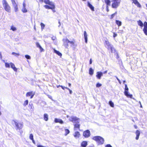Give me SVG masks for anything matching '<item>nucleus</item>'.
I'll list each match as a JSON object with an SVG mask.
<instances>
[{"label":"nucleus","mask_w":147,"mask_h":147,"mask_svg":"<svg viewBox=\"0 0 147 147\" xmlns=\"http://www.w3.org/2000/svg\"><path fill=\"white\" fill-rule=\"evenodd\" d=\"M69 120L73 123H76L74 125V129L75 130H77L79 129L80 125L79 124V119L76 117L71 116L69 118Z\"/></svg>","instance_id":"f257e3e1"},{"label":"nucleus","mask_w":147,"mask_h":147,"mask_svg":"<svg viewBox=\"0 0 147 147\" xmlns=\"http://www.w3.org/2000/svg\"><path fill=\"white\" fill-rule=\"evenodd\" d=\"M12 123L15 125L16 129V130H20L22 129L23 126V123L17 120H13Z\"/></svg>","instance_id":"f03ea898"},{"label":"nucleus","mask_w":147,"mask_h":147,"mask_svg":"<svg viewBox=\"0 0 147 147\" xmlns=\"http://www.w3.org/2000/svg\"><path fill=\"white\" fill-rule=\"evenodd\" d=\"M105 47L108 49H110L112 53H114L115 50L113 45L108 40H105L104 43Z\"/></svg>","instance_id":"7ed1b4c3"},{"label":"nucleus","mask_w":147,"mask_h":147,"mask_svg":"<svg viewBox=\"0 0 147 147\" xmlns=\"http://www.w3.org/2000/svg\"><path fill=\"white\" fill-rule=\"evenodd\" d=\"M92 139L96 141L98 145L102 144L104 142L103 138L100 136H95Z\"/></svg>","instance_id":"20e7f679"},{"label":"nucleus","mask_w":147,"mask_h":147,"mask_svg":"<svg viewBox=\"0 0 147 147\" xmlns=\"http://www.w3.org/2000/svg\"><path fill=\"white\" fill-rule=\"evenodd\" d=\"M2 3L5 10L7 12H10L11 7L6 0H3Z\"/></svg>","instance_id":"39448f33"},{"label":"nucleus","mask_w":147,"mask_h":147,"mask_svg":"<svg viewBox=\"0 0 147 147\" xmlns=\"http://www.w3.org/2000/svg\"><path fill=\"white\" fill-rule=\"evenodd\" d=\"M121 0H113L111 1L112 3L111 6L113 8H117L119 5Z\"/></svg>","instance_id":"423d86ee"},{"label":"nucleus","mask_w":147,"mask_h":147,"mask_svg":"<svg viewBox=\"0 0 147 147\" xmlns=\"http://www.w3.org/2000/svg\"><path fill=\"white\" fill-rule=\"evenodd\" d=\"M128 88L126 84H125V91L124 92V94L127 97H129L131 98H132V95L129 93L128 92Z\"/></svg>","instance_id":"0eeeda50"},{"label":"nucleus","mask_w":147,"mask_h":147,"mask_svg":"<svg viewBox=\"0 0 147 147\" xmlns=\"http://www.w3.org/2000/svg\"><path fill=\"white\" fill-rule=\"evenodd\" d=\"M63 45L65 47L67 48L68 46V44L69 43V40L67 38H63Z\"/></svg>","instance_id":"6e6552de"},{"label":"nucleus","mask_w":147,"mask_h":147,"mask_svg":"<svg viewBox=\"0 0 147 147\" xmlns=\"http://www.w3.org/2000/svg\"><path fill=\"white\" fill-rule=\"evenodd\" d=\"M144 27L143 29V31L144 34L147 36V22H145L144 24Z\"/></svg>","instance_id":"1a4fd4ad"},{"label":"nucleus","mask_w":147,"mask_h":147,"mask_svg":"<svg viewBox=\"0 0 147 147\" xmlns=\"http://www.w3.org/2000/svg\"><path fill=\"white\" fill-rule=\"evenodd\" d=\"M90 131L89 130H87L83 133V136L85 138H88L90 136Z\"/></svg>","instance_id":"9d476101"},{"label":"nucleus","mask_w":147,"mask_h":147,"mask_svg":"<svg viewBox=\"0 0 147 147\" xmlns=\"http://www.w3.org/2000/svg\"><path fill=\"white\" fill-rule=\"evenodd\" d=\"M51 6V7H50L48 5H45L44 6V7L46 9H53L55 8V6L54 4V3H53V5H49Z\"/></svg>","instance_id":"9b49d317"},{"label":"nucleus","mask_w":147,"mask_h":147,"mask_svg":"<svg viewBox=\"0 0 147 147\" xmlns=\"http://www.w3.org/2000/svg\"><path fill=\"white\" fill-rule=\"evenodd\" d=\"M34 95V93L33 92H28L26 94V96L27 97L30 96V98H32Z\"/></svg>","instance_id":"f8f14e48"},{"label":"nucleus","mask_w":147,"mask_h":147,"mask_svg":"<svg viewBox=\"0 0 147 147\" xmlns=\"http://www.w3.org/2000/svg\"><path fill=\"white\" fill-rule=\"evenodd\" d=\"M96 77L99 79L101 78V77L103 76V73L101 72H97L96 73Z\"/></svg>","instance_id":"ddd939ff"},{"label":"nucleus","mask_w":147,"mask_h":147,"mask_svg":"<svg viewBox=\"0 0 147 147\" xmlns=\"http://www.w3.org/2000/svg\"><path fill=\"white\" fill-rule=\"evenodd\" d=\"M135 134L136 135V140H138L139 139V137L140 134V131L138 130H137L136 131Z\"/></svg>","instance_id":"4468645a"},{"label":"nucleus","mask_w":147,"mask_h":147,"mask_svg":"<svg viewBox=\"0 0 147 147\" xmlns=\"http://www.w3.org/2000/svg\"><path fill=\"white\" fill-rule=\"evenodd\" d=\"M55 123H59L61 124L63 123V121L61 119L57 118L55 119Z\"/></svg>","instance_id":"2eb2a0df"},{"label":"nucleus","mask_w":147,"mask_h":147,"mask_svg":"<svg viewBox=\"0 0 147 147\" xmlns=\"http://www.w3.org/2000/svg\"><path fill=\"white\" fill-rule=\"evenodd\" d=\"M11 67L13 69V70L16 71H17V69L16 67L14 64L12 63H10Z\"/></svg>","instance_id":"dca6fc26"},{"label":"nucleus","mask_w":147,"mask_h":147,"mask_svg":"<svg viewBox=\"0 0 147 147\" xmlns=\"http://www.w3.org/2000/svg\"><path fill=\"white\" fill-rule=\"evenodd\" d=\"M88 6L92 11H94V7L89 2H88Z\"/></svg>","instance_id":"f3484780"},{"label":"nucleus","mask_w":147,"mask_h":147,"mask_svg":"<svg viewBox=\"0 0 147 147\" xmlns=\"http://www.w3.org/2000/svg\"><path fill=\"white\" fill-rule=\"evenodd\" d=\"M44 2L46 4L48 5H53V2L50 1L49 0H44Z\"/></svg>","instance_id":"a211bd4d"},{"label":"nucleus","mask_w":147,"mask_h":147,"mask_svg":"<svg viewBox=\"0 0 147 147\" xmlns=\"http://www.w3.org/2000/svg\"><path fill=\"white\" fill-rule=\"evenodd\" d=\"M87 145V143L86 141H83L81 144V146L82 147H86Z\"/></svg>","instance_id":"6ab92c4d"},{"label":"nucleus","mask_w":147,"mask_h":147,"mask_svg":"<svg viewBox=\"0 0 147 147\" xmlns=\"http://www.w3.org/2000/svg\"><path fill=\"white\" fill-rule=\"evenodd\" d=\"M80 136V133L78 131H76L74 135V136L76 138H79Z\"/></svg>","instance_id":"aec40b11"},{"label":"nucleus","mask_w":147,"mask_h":147,"mask_svg":"<svg viewBox=\"0 0 147 147\" xmlns=\"http://www.w3.org/2000/svg\"><path fill=\"white\" fill-rule=\"evenodd\" d=\"M84 37L85 40V42L86 43H87V35L86 32L85 31L84 33Z\"/></svg>","instance_id":"412c9836"},{"label":"nucleus","mask_w":147,"mask_h":147,"mask_svg":"<svg viewBox=\"0 0 147 147\" xmlns=\"http://www.w3.org/2000/svg\"><path fill=\"white\" fill-rule=\"evenodd\" d=\"M115 23L118 26H120L122 25L121 22L118 20H116L115 21Z\"/></svg>","instance_id":"4be33fe9"},{"label":"nucleus","mask_w":147,"mask_h":147,"mask_svg":"<svg viewBox=\"0 0 147 147\" xmlns=\"http://www.w3.org/2000/svg\"><path fill=\"white\" fill-rule=\"evenodd\" d=\"M138 25L141 27H143L144 26V24L140 20L138 21Z\"/></svg>","instance_id":"5701e85b"},{"label":"nucleus","mask_w":147,"mask_h":147,"mask_svg":"<svg viewBox=\"0 0 147 147\" xmlns=\"http://www.w3.org/2000/svg\"><path fill=\"white\" fill-rule=\"evenodd\" d=\"M54 52L55 53H56L57 55H58L59 56L61 57L62 55L59 52V51L54 49Z\"/></svg>","instance_id":"b1692460"},{"label":"nucleus","mask_w":147,"mask_h":147,"mask_svg":"<svg viewBox=\"0 0 147 147\" xmlns=\"http://www.w3.org/2000/svg\"><path fill=\"white\" fill-rule=\"evenodd\" d=\"M89 73L91 75H92L94 73V70L91 68H90L89 69Z\"/></svg>","instance_id":"393cba45"},{"label":"nucleus","mask_w":147,"mask_h":147,"mask_svg":"<svg viewBox=\"0 0 147 147\" xmlns=\"http://www.w3.org/2000/svg\"><path fill=\"white\" fill-rule=\"evenodd\" d=\"M105 2L107 4V5H111V1L110 0H104Z\"/></svg>","instance_id":"a878e982"},{"label":"nucleus","mask_w":147,"mask_h":147,"mask_svg":"<svg viewBox=\"0 0 147 147\" xmlns=\"http://www.w3.org/2000/svg\"><path fill=\"white\" fill-rule=\"evenodd\" d=\"M48 115L47 114H45L44 115V119L45 121H47L48 120Z\"/></svg>","instance_id":"bb28decb"},{"label":"nucleus","mask_w":147,"mask_h":147,"mask_svg":"<svg viewBox=\"0 0 147 147\" xmlns=\"http://www.w3.org/2000/svg\"><path fill=\"white\" fill-rule=\"evenodd\" d=\"M13 6L14 7V10L15 12H17L18 11V7L17 5H13Z\"/></svg>","instance_id":"cd10ccee"},{"label":"nucleus","mask_w":147,"mask_h":147,"mask_svg":"<svg viewBox=\"0 0 147 147\" xmlns=\"http://www.w3.org/2000/svg\"><path fill=\"white\" fill-rule=\"evenodd\" d=\"M65 136H67L69 133V131L67 129H65Z\"/></svg>","instance_id":"c85d7f7f"},{"label":"nucleus","mask_w":147,"mask_h":147,"mask_svg":"<svg viewBox=\"0 0 147 147\" xmlns=\"http://www.w3.org/2000/svg\"><path fill=\"white\" fill-rule=\"evenodd\" d=\"M109 103L110 106L113 107H114V104L111 101H109Z\"/></svg>","instance_id":"c756f323"},{"label":"nucleus","mask_w":147,"mask_h":147,"mask_svg":"<svg viewBox=\"0 0 147 147\" xmlns=\"http://www.w3.org/2000/svg\"><path fill=\"white\" fill-rule=\"evenodd\" d=\"M22 10L23 13H26L27 11V10L26 9V7H23Z\"/></svg>","instance_id":"7c9ffc66"},{"label":"nucleus","mask_w":147,"mask_h":147,"mask_svg":"<svg viewBox=\"0 0 147 147\" xmlns=\"http://www.w3.org/2000/svg\"><path fill=\"white\" fill-rule=\"evenodd\" d=\"M40 25L41 28V29L42 30L44 28L45 25L43 23H41L40 24Z\"/></svg>","instance_id":"2f4dec72"},{"label":"nucleus","mask_w":147,"mask_h":147,"mask_svg":"<svg viewBox=\"0 0 147 147\" xmlns=\"http://www.w3.org/2000/svg\"><path fill=\"white\" fill-rule=\"evenodd\" d=\"M5 63V66L7 68H9L10 67V63L9 64L7 63Z\"/></svg>","instance_id":"473e14b6"},{"label":"nucleus","mask_w":147,"mask_h":147,"mask_svg":"<svg viewBox=\"0 0 147 147\" xmlns=\"http://www.w3.org/2000/svg\"><path fill=\"white\" fill-rule=\"evenodd\" d=\"M74 43H75L73 41H69V44H71V47H73L74 45Z\"/></svg>","instance_id":"72a5a7b5"},{"label":"nucleus","mask_w":147,"mask_h":147,"mask_svg":"<svg viewBox=\"0 0 147 147\" xmlns=\"http://www.w3.org/2000/svg\"><path fill=\"white\" fill-rule=\"evenodd\" d=\"M11 30H12L13 31H15L16 30V29L15 27L11 26Z\"/></svg>","instance_id":"f704fd0d"},{"label":"nucleus","mask_w":147,"mask_h":147,"mask_svg":"<svg viewBox=\"0 0 147 147\" xmlns=\"http://www.w3.org/2000/svg\"><path fill=\"white\" fill-rule=\"evenodd\" d=\"M117 14V12H116L112 14L111 15V17L110 18L111 19L113 18Z\"/></svg>","instance_id":"c9c22d12"},{"label":"nucleus","mask_w":147,"mask_h":147,"mask_svg":"<svg viewBox=\"0 0 147 147\" xmlns=\"http://www.w3.org/2000/svg\"><path fill=\"white\" fill-rule=\"evenodd\" d=\"M28 100H25L24 103V106H26L27 105H28Z\"/></svg>","instance_id":"e433bc0d"},{"label":"nucleus","mask_w":147,"mask_h":147,"mask_svg":"<svg viewBox=\"0 0 147 147\" xmlns=\"http://www.w3.org/2000/svg\"><path fill=\"white\" fill-rule=\"evenodd\" d=\"M102 86V84L99 83H97L96 86L97 88H99L100 87Z\"/></svg>","instance_id":"4c0bfd02"},{"label":"nucleus","mask_w":147,"mask_h":147,"mask_svg":"<svg viewBox=\"0 0 147 147\" xmlns=\"http://www.w3.org/2000/svg\"><path fill=\"white\" fill-rule=\"evenodd\" d=\"M30 139L31 140H33V136L32 134H30L29 136Z\"/></svg>","instance_id":"58836bf2"},{"label":"nucleus","mask_w":147,"mask_h":147,"mask_svg":"<svg viewBox=\"0 0 147 147\" xmlns=\"http://www.w3.org/2000/svg\"><path fill=\"white\" fill-rule=\"evenodd\" d=\"M25 57L27 59H30L31 58L30 57L29 55H25Z\"/></svg>","instance_id":"ea45409f"},{"label":"nucleus","mask_w":147,"mask_h":147,"mask_svg":"<svg viewBox=\"0 0 147 147\" xmlns=\"http://www.w3.org/2000/svg\"><path fill=\"white\" fill-rule=\"evenodd\" d=\"M135 5H136L138 7L141 8V5L140 4V3H139V2L137 3V4H136Z\"/></svg>","instance_id":"a19ab883"},{"label":"nucleus","mask_w":147,"mask_h":147,"mask_svg":"<svg viewBox=\"0 0 147 147\" xmlns=\"http://www.w3.org/2000/svg\"><path fill=\"white\" fill-rule=\"evenodd\" d=\"M13 5H17L14 0H11Z\"/></svg>","instance_id":"79ce46f5"},{"label":"nucleus","mask_w":147,"mask_h":147,"mask_svg":"<svg viewBox=\"0 0 147 147\" xmlns=\"http://www.w3.org/2000/svg\"><path fill=\"white\" fill-rule=\"evenodd\" d=\"M12 54L13 55H15V56H16L17 55H20L19 53H16L14 52H12Z\"/></svg>","instance_id":"37998d69"},{"label":"nucleus","mask_w":147,"mask_h":147,"mask_svg":"<svg viewBox=\"0 0 147 147\" xmlns=\"http://www.w3.org/2000/svg\"><path fill=\"white\" fill-rule=\"evenodd\" d=\"M36 45L37 47L39 48L41 47V46L40 45L39 43L38 42H36Z\"/></svg>","instance_id":"c03bdc74"},{"label":"nucleus","mask_w":147,"mask_h":147,"mask_svg":"<svg viewBox=\"0 0 147 147\" xmlns=\"http://www.w3.org/2000/svg\"><path fill=\"white\" fill-rule=\"evenodd\" d=\"M65 88L69 90L70 94H71L72 93V91L70 89L68 88L67 87H65Z\"/></svg>","instance_id":"a18cd8bd"},{"label":"nucleus","mask_w":147,"mask_h":147,"mask_svg":"<svg viewBox=\"0 0 147 147\" xmlns=\"http://www.w3.org/2000/svg\"><path fill=\"white\" fill-rule=\"evenodd\" d=\"M39 48L40 49V52H42V51H44V49H43L42 47L41 46Z\"/></svg>","instance_id":"49530a36"},{"label":"nucleus","mask_w":147,"mask_h":147,"mask_svg":"<svg viewBox=\"0 0 147 147\" xmlns=\"http://www.w3.org/2000/svg\"><path fill=\"white\" fill-rule=\"evenodd\" d=\"M105 147H112L110 144H108L105 146Z\"/></svg>","instance_id":"de8ad7c7"},{"label":"nucleus","mask_w":147,"mask_h":147,"mask_svg":"<svg viewBox=\"0 0 147 147\" xmlns=\"http://www.w3.org/2000/svg\"><path fill=\"white\" fill-rule=\"evenodd\" d=\"M51 39L53 40H55L56 39V37L55 36H53L51 38Z\"/></svg>","instance_id":"09e8293b"},{"label":"nucleus","mask_w":147,"mask_h":147,"mask_svg":"<svg viewBox=\"0 0 147 147\" xmlns=\"http://www.w3.org/2000/svg\"><path fill=\"white\" fill-rule=\"evenodd\" d=\"M117 35L115 33H114L113 36L114 38H115L117 36Z\"/></svg>","instance_id":"8fccbe9b"},{"label":"nucleus","mask_w":147,"mask_h":147,"mask_svg":"<svg viewBox=\"0 0 147 147\" xmlns=\"http://www.w3.org/2000/svg\"><path fill=\"white\" fill-rule=\"evenodd\" d=\"M23 7H26V4L24 2L23 3Z\"/></svg>","instance_id":"3c124183"},{"label":"nucleus","mask_w":147,"mask_h":147,"mask_svg":"<svg viewBox=\"0 0 147 147\" xmlns=\"http://www.w3.org/2000/svg\"><path fill=\"white\" fill-rule=\"evenodd\" d=\"M29 105L30 106L31 108L32 109L33 108V105H32V104H31L30 105V104H29Z\"/></svg>","instance_id":"603ef678"},{"label":"nucleus","mask_w":147,"mask_h":147,"mask_svg":"<svg viewBox=\"0 0 147 147\" xmlns=\"http://www.w3.org/2000/svg\"><path fill=\"white\" fill-rule=\"evenodd\" d=\"M134 127L135 128L137 129L138 128V127L136 125H134Z\"/></svg>","instance_id":"864d4df0"},{"label":"nucleus","mask_w":147,"mask_h":147,"mask_svg":"<svg viewBox=\"0 0 147 147\" xmlns=\"http://www.w3.org/2000/svg\"><path fill=\"white\" fill-rule=\"evenodd\" d=\"M61 87L62 88L63 90H64L65 88V87L63 86H61Z\"/></svg>","instance_id":"5fc2aeb1"},{"label":"nucleus","mask_w":147,"mask_h":147,"mask_svg":"<svg viewBox=\"0 0 147 147\" xmlns=\"http://www.w3.org/2000/svg\"><path fill=\"white\" fill-rule=\"evenodd\" d=\"M109 5H107V7H106V8L107 9V11H109V9H108V6Z\"/></svg>","instance_id":"6e6d98bb"},{"label":"nucleus","mask_w":147,"mask_h":147,"mask_svg":"<svg viewBox=\"0 0 147 147\" xmlns=\"http://www.w3.org/2000/svg\"><path fill=\"white\" fill-rule=\"evenodd\" d=\"M0 59H2V56L1 54V53H0Z\"/></svg>","instance_id":"4d7b16f0"},{"label":"nucleus","mask_w":147,"mask_h":147,"mask_svg":"<svg viewBox=\"0 0 147 147\" xmlns=\"http://www.w3.org/2000/svg\"><path fill=\"white\" fill-rule=\"evenodd\" d=\"M32 140V142L34 144H35V142L34 141V139H33V140Z\"/></svg>","instance_id":"13d9d810"},{"label":"nucleus","mask_w":147,"mask_h":147,"mask_svg":"<svg viewBox=\"0 0 147 147\" xmlns=\"http://www.w3.org/2000/svg\"><path fill=\"white\" fill-rule=\"evenodd\" d=\"M107 71H104L103 72V73L104 74H106V73L107 72Z\"/></svg>","instance_id":"bf43d9fd"},{"label":"nucleus","mask_w":147,"mask_h":147,"mask_svg":"<svg viewBox=\"0 0 147 147\" xmlns=\"http://www.w3.org/2000/svg\"><path fill=\"white\" fill-rule=\"evenodd\" d=\"M92 61L91 60V59L90 60V64H92Z\"/></svg>","instance_id":"052dcab7"},{"label":"nucleus","mask_w":147,"mask_h":147,"mask_svg":"<svg viewBox=\"0 0 147 147\" xmlns=\"http://www.w3.org/2000/svg\"><path fill=\"white\" fill-rule=\"evenodd\" d=\"M40 2H44V0H39Z\"/></svg>","instance_id":"680f3d73"},{"label":"nucleus","mask_w":147,"mask_h":147,"mask_svg":"<svg viewBox=\"0 0 147 147\" xmlns=\"http://www.w3.org/2000/svg\"><path fill=\"white\" fill-rule=\"evenodd\" d=\"M118 82H119V84H121V82L120 80H118Z\"/></svg>","instance_id":"e2e57ef3"},{"label":"nucleus","mask_w":147,"mask_h":147,"mask_svg":"<svg viewBox=\"0 0 147 147\" xmlns=\"http://www.w3.org/2000/svg\"><path fill=\"white\" fill-rule=\"evenodd\" d=\"M69 86L70 87L71 86V84L70 83L68 84Z\"/></svg>","instance_id":"0e129e2a"},{"label":"nucleus","mask_w":147,"mask_h":147,"mask_svg":"<svg viewBox=\"0 0 147 147\" xmlns=\"http://www.w3.org/2000/svg\"><path fill=\"white\" fill-rule=\"evenodd\" d=\"M115 77L116 78V79H117V80H119L118 78L117 77V76H115Z\"/></svg>","instance_id":"69168bd1"},{"label":"nucleus","mask_w":147,"mask_h":147,"mask_svg":"<svg viewBox=\"0 0 147 147\" xmlns=\"http://www.w3.org/2000/svg\"><path fill=\"white\" fill-rule=\"evenodd\" d=\"M61 86H60V85L57 86V88H58L59 87H60V86L61 87Z\"/></svg>","instance_id":"338daca9"},{"label":"nucleus","mask_w":147,"mask_h":147,"mask_svg":"<svg viewBox=\"0 0 147 147\" xmlns=\"http://www.w3.org/2000/svg\"><path fill=\"white\" fill-rule=\"evenodd\" d=\"M59 26L61 25V23H60V22H59Z\"/></svg>","instance_id":"774afa93"}]
</instances>
